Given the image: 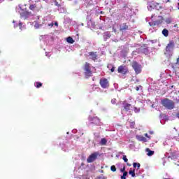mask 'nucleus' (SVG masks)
Listing matches in <instances>:
<instances>
[{
    "mask_svg": "<svg viewBox=\"0 0 179 179\" xmlns=\"http://www.w3.org/2000/svg\"><path fill=\"white\" fill-rule=\"evenodd\" d=\"M161 104H162L163 107L166 108V110H174V108H176V103L173 100L169 99V98L162 99Z\"/></svg>",
    "mask_w": 179,
    "mask_h": 179,
    "instance_id": "nucleus-1",
    "label": "nucleus"
},
{
    "mask_svg": "<svg viewBox=\"0 0 179 179\" xmlns=\"http://www.w3.org/2000/svg\"><path fill=\"white\" fill-rule=\"evenodd\" d=\"M84 75L85 78H89L92 75H93V71H92V64L90 63L86 62L83 67Z\"/></svg>",
    "mask_w": 179,
    "mask_h": 179,
    "instance_id": "nucleus-2",
    "label": "nucleus"
},
{
    "mask_svg": "<svg viewBox=\"0 0 179 179\" xmlns=\"http://www.w3.org/2000/svg\"><path fill=\"white\" fill-rule=\"evenodd\" d=\"M131 67L134 70L136 75H139L142 72V64L138 63V62H132Z\"/></svg>",
    "mask_w": 179,
    "mask_h": 179,
    "instance_id": "nucleus-3",
    "label": "nucleus"
},
{
    "mask_svg": "<svg viewBox=\"0 0 179 179\" xmlns=\"http://www.w3.org/2000/svg\"><path fill=\"white\" fill-rule=\"evenodd\" d=\"M99 85H101V87L102 89H107L110 87V83L108 82V80L106 78H101L99 80Z\"/></svg>",
    "mask_w": 179,
    "mask_h": 179,
    "instance_id": "nucleus-4",
    "label": "nucleus"
},
{
    "mask_svg": "<svg viewBox=\"0 0 179 179\" xmlns=\"http://www.w3.org/2000/svg\"><path fill=\"white\" fill-rule=\"evenodd\" d=\"M40 6H41V3H38V1H36L35 3L29 5V9L30 10H33V12H38V10H40Z\"/></svg>",
    "mask_w": 179,
    "mask_h": 179,
    "instance_id": "nucleus-5",
    "label": "nucleus"
},
{
    "mask_svg": "<svg viewBox=\"0 0 179 179\" xmlns=\"http://www.w3.org/2000/svg\"><path fill=\"white\" fill-rule=\"evenodd\" d=\"M20 18L24 19V20H26V19H29L30 16H33V14L31 13V12L24 11V10H21V12H20Z\"/></svg>",
    "mask_w": 179,
    "mask_h": 179,
    "instance_id": "nucleus-6",
    "label": "nucleus"
},
{
    "mask_svg": "<svg viewBox=\"0 0 179 179\" xmlns=\"http://www.w3.org/2000/svg\"><path fill=\"white\" fill-rule=\"evenodd\" d=\"M97 156H99L98 152H94L91 154L87 159V163H93V162H94L96 159H97Z\"/></svg>",
    "mask_w": 179,
    "mask_h": 179,
    "instance_id": "nucleus-7",
    "label": "nucleus"
},
{
    "mask_svg": "<svg viewBox=\"0 0 179 179\" xmlns=\"http://www.w3.org/2000/svg\"><path fill=\"white\" fill-rule=\"evenodd\" d=\"M118 73H122V75H127L128 73V69H125V66H120L117 69Z\"/></svg>",
    "mask_w": 179,
    "mask_h": 179,
    "instance_id": "nucleus-8",
    "label": "nucleus"
},
{
    "mask_svg": "<svg viewBox=\"0 0 179 179\" xmlns=\"http://www.w3.org/2000/svg\"><path fill=\"white\" fill-rule=\"evenodd\" d=\"M173 48H174V41H169V44L167 45V46L166 48V52H170V51H171V50H173Z\"/></svg>",
    "mask_w": 179,
    "mask_h": 179,
    "instance_id": "nucleus-9",
    "label": "nucleus"
},
{
    "mask_svg": "<svg viewBox=\"0 0 179 179\" xmlns=\"http://www.w3.org/2000/svg\"><path fill=\"white\" fill-rule=\"evenodd\" d=\"M122 105L125 111L128 112L129 110H131V105L130 103H127L126 101L122 102Z\"/></svg>",
    "mask_w": 179,
    "mask_h": 179,
    "instance_id": "nucleus-10",
    "label": "nucleus"
},
{
    "mask_svg": "<svg viewBox=\"0 0 179 179\" xmlns=\"http://www.w3.org/2000/svg\"><path fill=\"white\" fill-rule=\"evenodd\" d=\"M88 54L92 61L95 62L97 59V52H90Z\"/></svg>",
    "mask_w": 179,
    "mask_h": 179,
    "instance_id": "nucleus-11",
    "label": "nucleus"
},
{
    "mask_svg": "<svg viewBox=\"0 0 179 179\" xmlns=\"http://www.w3.org/2000/svg\"><path fill=\"white\" fill-rule=\"evenodd\" d=\"M129 29V27L127 23H123L120 25V31H125V30H128Z\"/></svg>",
    "mask_w": 179,
    "mask_h": 179,
    "instance_id": "nucleus-12",
    "label": "nucleus"
},
{
    "mask_svg": "<svg viewBox=\"0 0 179 179\" xmlns=\"http://www.w3.org/2000/svg\"><path fill=\"white\" fill-rule=\"evenodd\" d=\"M110 37H111V34L110 33V31H106V32L103 33L104 41H107V40H108V38H110Z\"/></svg>",
    "mask_w": 179,
    "mask_h": 179,
    "instance_id": "nucleus-13",
    "label": "nucleus"
},
{
    "mask_svg": "<svg viewBox=\"0 0 179 179\" xmlns=\"http://www.w3.org/2000/svg\"><path fill=\"white\" fill-rule=\"evenodd\" d=\"M162 23H163L162 20H157L153 22H149V24L150 26L153 27V26H159V24H162Z\"/></svg>",
    "mask_w": 179,
    "mask_h": 179,
    "instance_id": "nucleus-14",
    "label": "nucleus"
},
{
    "mask_svg": "<svg viewBox=\"0 0 179 179\" xmlns=\"http://www.w3.org/2000/svg\"><path fill=\"white\" fill-rule=\"evenodd\" d=\"M136 139H138L140 142H148V139L143 136H136Z\"/></svg>",
    "mask_w": 179,
    "mask_h": 179,
    "instance_id": "nucleus-15",
    "label": "nucleus"
},
{
    "mask_svg": "<svg viewBox=\"0 0 179 179\" xmlns=\"http://www.w3.org/2000/svg\"><path fill=\"white\" fill-rule=\"evenodd\" d=\"M155 8H156V4L153 3H151L148 6V10H153Z\"/></svg>",
    "mask_w": 179,
    "mask_h": 179,
    "instance_id": "nucleus-16",
    "label": "nucleus"
},
{
    "mask_svg": "<svg viewBox=\"0 0 179 179\" xmlns=\"http://www.w3.org/2000/svg\"><path fill=\"white\" fill-rule=\"evenodd\" d=\"M99 145H101V146H106V145H107V139L101 138Z\"/></svg>",
    "mask_w": 179,
    "mask_h": 179,
    "instance_id": "nucleus-17",
    "label": "nucleus"
},
{
    "mask_svg": "<svg viewBox=\"0 0 179 179\" xmlns=\"http://www.w3.org/2000/svg\"><path fill=\"white\" fill-rule=\"evenodd\" d=\"M66 41L67 43H69V44H73V43H75V41L71 36H69L66 38Z\"/></svg>",
    "mask_w": 179,
    "mask_h": 179,
    "instance_id": "nucleus-18",
    "label": "nucleus"
},
{
    "mask_svg": "<svg viewBox=\"0 0 179 179\" xmlns=\"http://www.w3.org/2000/svg\"><path fill=\"white\" fill-rule=\"evenodd\" d=\"M146 152H148V156H153V155H155V151H152L149 148L146 149Z\"/></svg>",
    "mask_w": 179,
    "mask_h": 179,
    "instance_id": "nucleus-19",
    "label": "nucleus"
},
{
    "mask_svg": "<svg viewBox=\"0 0 179 179\" xmlns=\"http://www.w3.org/2000/svg\"><path fill=\"white\" fill-rule=\"evenodd\" d=\"M162 34H163V36H164V37H168L169 36V30H167L166 29H164L162 30Z\"/></svg>",
    "mask_w": 179,
    "mask_h": 179,
    "instance_id": "nucleus-20",
    "label": "nucleus"
},
{
    "mask_svg": "<svg viewBox=\"0 0 179 179\" xmlns=\"http://www.w3.org/2000/svg\"><path fill=\"white\" fill-rule=\"evenodd\" d=\"M42 24H39L37 22H35V24H34V27L35 29H40V27H41Z\"/></svg>",
    "mask_w": 179,
    "mask_h": 179,
    "instance_id": "nucleus-21",
    "label": "nucleus"
},
{
    "mask_svg": "<svg viewBox=\"0 0 179 179\" xmlns=\"http://www.w3.org/2000/svg\"><path fill=\"white\" fill-rule=\"evenodd\" d=\"M41 86H43V83H40V82H36V87L37 89H39V87H41Z\"/></svg>",
    "mask_w": 179,
    "mask_h": 179,
    "instance_id": "nucleus-22",
    "label": "nucleus"
},
{
    "mask_svg": "<svg viewBox=\"0 0 179 179\" xmlns=\"http://www.w3.org/2000/svg\"><path fill=\"white\" fill-rule=\"evenodd\" d=\"M127 176H128V172L124 171V172L123 173V176H121V179H127V178H126Z\"/></svg>",
    "mask_w": 179,
    "mask_h": 179,
    "instance_id": "nucleus-23",
    "label": "nucleus"
},
{
    "mask_svg": "<svg viewBox=\"0 0 179 179\" xmlns=\"http://www.w3.org/2000/svg\"><path fill=\"white\" fill-rule=\"evenodd\" d=\"M110 170L111 171H113V173H115V171H117V168L115 167V165H113L110 166Z\"/></svg>",
    "mask_w": 179,
    "mask_h": 179,
    "instance_id": "nucleus-24",
    "label": "nucleus"
},
{
    "mask_svg": "<svg viewBox=\"0 0 179 179\" xmlns=\"http://www.w3.org/2000/svg\"><path fill=\"white\" fill-rule=\"evenodd\" d=\"M129 174H130V176H131V177H135V170L129 171Z\"/></svg>",
    "mask_w": 179,
    "mask_h": 179,
    "instance_id": "nucleus-25",
    "label": "nucleus"
},
{
    "mask_svg": "<svg viewBox=\"0 0 179 179\" xmlns=\"http://www.w3.org/2000/svg\"><path fill=\"white\" fill-rule=\"evenodd\" d=\"M123 160L124 163H128V159L127 158V155H123Z\"/></svg>",
    "mask_w": 179,
    "mask_h": 179,
    "instance_id": "nucleus-26",
    "label": "nucleus"
},
{
    "mask_svg": "<svg viewBox=\"0 0 179 179\" xmlns=\"http://www.w3.org/2000/svg\"><path fill=\"white\" fill-rule=\"evenodd\" d=\"M55 6H58L59 8V6H61V4L58 3V1H57V0L55 1Z\"/></svg>",
    "mask_w": 179,
    "mask_h": 179,
    "instance_id": "nucleus-27",
    "label": "nucleus"
},
{
    "mask_svg": "<svg viewBox=\"0 0 179 179\" xmlns=\"http://www.w3.org/2000/svg\"><path fill=\"white\" fill-rule=\"evenodd\" d=\"M18 26H19L20 29H22V26H23V23L19 22Z\"/></svg>",
    "mask_w": 179,
    "mask_h": 179,
    "instance_id": "nucleus-28",
    "label": "nucleus"
},
{
    "mask_svg": "<svg viewBox=\"0 0 179 179\" xmlns=\"http://www.w3.org/2000/svg\"><path fill=\"white\" fill-rule=\"evenodd\" d=\"M134 112L139 113V109H138V108H136V107H134Z\"/></svg>",
    "mask_w": 179,
    "mask_h": 179,
    "instance_id": "nucleus-29",
    "label": "nucleus"
},
{
    "mask_svg": "<svg viewBox=\"0 0 179 179\" xmlns=\"http://www.w3.org/2000/svg\"><path fill=\"white\" fill-rule=\"evenodd\" d=\"M144 136H145V138H148V139H150V136H149V134H145Z\"/></svg>",
    "mask_w": 179,
    "mask_h": 179,
    "instance_id": "nucleus-30",
    "label": "nucleus"
},
{
    "mask_svg": "<svg viewBox=\"0 0 179 179\" xmlns=\"http://www.w3.org/2000/svg\"><path fill=\"white\" fill-rule=\"evenodd\" d=\"M137 165H138V163H136V162H134V163L133 164V166L134 167V169H136Z\"/></svg>",
    "mask_w": 179,
    "mask_h": 179,
    "instance_id": "nucleus-31",
    "label": "nucleus"
},
{
    "mask_svg": "<svg viewBox=\"0 0 179 179\" xmlns=\"http://www.w3.org/2000/svg\"><path fill=\"white\" fill-rule=\"evenodd\" d=\"M121 173H125V167L120 169Z\"/></svg>",
    "mask_w": 179,
    "mask_h": 179,
    "instance_id": "nucleus-32",
    "label": "nucleus"
},
{
    "mask_svg": "<svg viewBox=\"0 0 179 179\" xmlns=\"http://www.w3.org/2000/svg\"><path fill=\"white\" fill-rule=\"evenodd\" d=\"M115 71V67L113 66L112 69H110V72H114Z\"/></svg>",
    "mask_w": 179,
    "mask_h": 179,
    "instance_id": "nucleus-33",
    "label": "nucleus"
},
{
    "mask_svg": "<svg viewBox=\"0 0 179 179\" xmlns=\"http://www.w3.org/2000/svg\"><path fill=\"white\" fill-rule=\"evenodd\" d=\"M140 168H141V164L137 163V169H138V170H139Z\"/></svg>",
    "mask_w": 179,
    "mask_h": 179,
    "instance_id": "nucleus-34",
    "label": "nucleus"
},
{
    "mask_svg": "<svg viewBox=\"0 0 179 179\" xmlns=\"http://www.w3.org/2000/svg\"><path fill=\"white\" fill-rule=\"evenodd\" d=\"M166 22L167 23H171V20H170V18L166 20Z\"/></svg>",
    "mask_w": 179,
    "mask_h": 179,
    "instance_id": "nucleus-35",
    "label": "nucleus"
},
{
    "mask_svg": "<svg viewBox=\"0 0 179 179\" xmlns=\"http://www.w3.org/2000/svg\"><path fill=\"white\" fill-rule=\"evenodd\" d=\"M176 117H177V118L179 119V112L178 113H176Z\"/></svg>",
    "mask_w": 179,
    "mask_h": 179,
    "instance_id": "nucleus-36",
    "label": "nucleus"
},
{
    "mask_svg": "<svg viewBox=\"0 0 179 179\" xmlns=\"http://www.w3.org/2000/svg\"><path fill=\"white\" fill-rule=\"evenodd\" d=\"M113 31L115 33L116 31H117V29H115V28H113Z\"/></svg>",
    "mask_w": 179,
    "mask_h": 179,
    "instance_id": "nucleus-37",
    "label": "nucleus"
},
{
    "mask_svg": "<svg viewBox=\"0 0 179 179\" xmlns=\"http://www.w3.org/2000/svg\"><path fill=\"white\" fill-rule=\"evenodd\" d=\"M136 90L138 92L139 91V87H136Z\"/></svg>",
    "mask_w": 179,
    "mask_h": 179,
    "instance_id": "nucleus-38",
    "label": "nucleus"
},
{
    "mask_svg": "<svg viewBox=\"0 0 179 179\" xmlns=\"http://www.w3.org/2000/svg\"><path fill=\"white\" fill-rule=\"evenodd\" d=\"M55 26H58V22H55Z\"/></svg>",
    "mask_w": 179,
    "mask_h": 179,
    "instance_id": "nucleus-39",
    "label": "nucleus"
},
{
    "mask_svg": "<svg viewBox=\"0 0 179 179\" xmlns=\"http://www.w3.org/2000/svg\"><path fill=\"white\" fill-rule=\"evenodd\" d=\"M177 64H179V57L177 59Z\"/></svg>",
    "mask_w": 179,
    "mask_h": 179,
    "instance_id": "nucleus-40",
    "label": "nucleus"
},
{
    "mask_svg": "<svg viewBox=\"0 0 179 179\" xmlns=\"http://www.w3.org/2000/svg\"><path fill=\"white\" fill-rule=\"evenodd\" d=\"M176 103H179V99H176Z\"/></svg>",
    "mask_w": 179,
    "mask_h": 179,
    "instance_id": "nucleus-41",
    "label": "nucleus"
},
{
    "mask_svg": "<svg viewBox=\"0 0 179 179\" xmlns=\"http://www.w3.org/2000/svg\"><path fill=\"white\" fill-rule=\"evenodd\" d=\"M4 0H0V3H2V2H3Z\"/></svg>",
    "mask_w": 179,
    "mask_h": 179,
    "instance_id": "nucleus-42",
    "label": "nucleus"
},
{
    "mask_svg": "<svg viewBox=\"0 0 179 179\" xmlns=\"http://www.w3.org/2000/svg\"><path fill=\"white\" fill-rule=\"evenodd\" d=\"M50 26H54V23L52 22V23L50 24Z\"/></svg>",
    "mask_w": 179,
    "mask_h": 179,
    "instance_id": "nucleus-43",
    "label": "nucleus"
},
{
    "mask_svg": "<svg viewBox=\"0 0 179 179\" xmlns=\"http://www.w3.org/2000/svg\"><path fill=\"white\" fill-rule=\"evenodd\" d=\"M127 166H129V167H131V164H127Z\"/></svg>",
    "mask_w": 179,
    "mask_h": 179,
    "instance_id": "nucleus-44",
    "label": "nucleus"
},
{
    "mask_svg": "<svg viewBox=\"0 0 179 179\" xmlns=\"http://www.w3.org/2000/svg\"><path fill=\"white\" fill-rule=\"evenodd\" d=\"M131 125H135V122H132V123H131Z\"/></svg>",
    "mask_w": 179,
    "mask_h": 179,
    "instance_id": "nucleus-45",
    "label": "nucleus"
},
{
    "mask_svg": "<svg viewBox=\"0 0 179 179\" xmlns=\"http://www.w3.org/2000/svg\"><path fill=\"white\" fill-rule=\"evenodd\" d=\"M53 1H57V0H53Z\"/></svg>",
    "mask_w": 179,
    "mask_h": 179,
    "instance_id": "nucleus-46",
    "label": "nucleus"
}]
</instances>
